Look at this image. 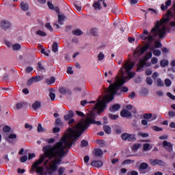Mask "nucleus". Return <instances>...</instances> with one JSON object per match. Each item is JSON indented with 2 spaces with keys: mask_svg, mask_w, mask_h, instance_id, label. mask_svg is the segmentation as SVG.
Wrapping results in <instances>:
<instances>
[{
  "mask_svg": "<svg viewBox=\"0 0 175 175\" xmlns=\"http://www.w3.org/2000/svg\"><path fill=\"white\" fill-rule=\"evenodd\" d=\"M84 120L77 124L75 119H69L70 127L66 130L65 135L53 146L48 145L43 148L44 154L40 157L38 161L33 164V169L40 175H54L58 166L61 165V158H64L68 154V148L77 142L84 131L81 128Z\"/></svg>",
  "mask_w": 175,
  "mask_h": 175,
  "instance_id": "obj_1",
  "label": "nucleus"
},
{
  "mask_svg": "<svg viewBox=\"0 0 175 175\" xmlns=\"http://www.w3.org/2000/svg\"><path fill=\"white\" fill-rule=\"evenodd\" d=\"M135 66V62L126 60L123 66L120 68V72L122 75L121 77L116 76L111 80H107V83H111L108 89H106V95L103 97L99 96L97 103L95 105L94 109L97 110V113H102L106 109V103L111 102L114 99V95L118 92V90L125 84L128 80L135 77V72H131Z\"/></svg>",
  "mask_w": 175,
  "mask_h": 175,
  "instance_id": "obj_2",
  "label": "nucleus"
},
{
  "mask_svg": "<svg viewBox=\"0 0 175 175\" xmlns=\"http://www.w3.org/2000/svg\"><path fill=\"white\" fill-rule=\"evenodd\" d=\"M90 124H96V125H102V122L100 121H95V113L94 112H90L88 114L86 119L83 120V123L81 126V128L79 129H81V132H84L88 126H90Z\"/></svg>",
  "mask_w": 175,
  "mask_h": 175,
  "instance_id": "obj_3",
  "label": "nucleus"
},
{
  "mask_svg": "<svg viewBox=\"0 0 175 175\" xmlns=\"http://www.w3.org/2000/svg\"><path fill=\"white\" fill-rule=\"evenodd\" d=\"M151 65V62H144V60H139L137 72H143V70H144V68H150Z\"/></svg>",
  "mask_w": 175,
  "mask_h": 175,
  "instance_id": "obj_4",
  "label": "nucleus"
},
{
  "mask_svg": "<svg viewBox=\"0 0 175 175\" xmlns=\"http://www.w3.org/2000/svg\"><path fill=\"white\" fill-rule=\"evenodd\" d=\"M122 139L128 142H136V135L135 134H129V133H122L121 135Z\"/></svg>",
  "mask_w": 175,
  "mask_h": 175,
  "instance_id": "obj_5",
  "label": "nucleus"
},
{
  "mask_svg": "<svg viewBox=\"0 0 175 175\" xmlns=\"http://www.w3.org/2000/svg\"><path fill=\"white\" fill-rule=\"evenodd\" d=\"M150 163L152 166H166V163L162 160L159 159H154V160H150Z\"/></svg>",
  "mask_w": 175,
  "mask_h": 175,
  "instance_id": "obj_6",
  "label": "nucleus"
},
{
  "mask_svg": "<svg viewBox=\"0 0 175 175\" xmlns=\"http://www.w3.org/2000/svg\"><path fill=\"white\" fill-rule=\"evenodd\" d=\"M148 167L149 166L147 163H142L138 167V171L139 173L144 174V173H147V169Z\"/></svg>",
  "mask_w": 175,
  "mask_h": 175,
  "instance_id": "obj_7",
  "label": "nucleus"
},
{
  "mask_svg": "<svg viewBox=\"0 0 175 175\" xmlns=\"http://www.w3.org/2000/svg\"><path fill=\"white\" fill-rule=\"evenodd\" d=\"M144 118L145 120H148L149 121H154L156 118H158V116H157V114L148 113L144 115Z\"/></svg>",
  "mask_w": 175,
  "mask_h": 175,
  "instance_id": "obj_8",
  "label": "nucleus"
},
{
  "mask_svg": "<svg viewBox=\"0 0 175 175\" xmlns=\"http://www.w3.org/2000/svg\"><path fill=\"white\" fill-rule=\"evenodd\" d=\"M170 6H172V0H167L165 4L162 3L161 5V9L163 12H165V10H167Z\"/></svg>",
  "mask_w": 175,
  "mask_h": 175,
  "instance_id": "obj_9",
  "label": "nucleus"
},
{
  "mask_svg": "<svg viewBox=\"0 0 175 175\" xmlns=\"http://www.w3.org/2000/svg\"><path fill=\"white\" fill-rule=\"evenodd\" d=\"M163 147L167 150V151H172L173 150V145L172 143L167 142V141H164L163 143Z\"/></svg>",
  "mask_w": 175,
  "mask_h": 175,
  "instance_id": "obj_10",
  "label": "nucleus"
},
{
  "mask_svg": "<svg viewBox=\"0 0 175 175\" xmlns=\"http://www.w3.org/2000/svg\"><path fill=\"white\" fill-rule=\"evenodd\" d=\"M20 6L23 12H28V10H29V5L27 2L22 1Z\"/></svg>",
  "mask_w": 175,
  "mask_h": 175,
  "instance_id": "obj_11",
  "label": "nucleus"
},
{
  "mask_svg": "<svg viewBox=\"0 0 175 175\" xmlns=\"http://www.w3.org/2000/svg\"><path fill=\"white\" fill-rule=\"evenodd\" d=\"M150 58H152V52H148L146 53L144 57L139 59V61H144V62H147V61L150 59Z\"/></svg>",
  "mask_w": 175,
  "mask_h": 175,
  "instance_id": "obj_12",
  "label": "nucleus"
},
{
  "mask_svg": "<svg viewBox=\"0 0 175 175\" xmlns=\"http://www.w3.org/2000/svg\"><path fill=\"white\" fill-rule=\"evenodd\" d=\"M1 27L2 29H9V28H10L11 27V25L10 23H9V21H3L1 23Z\"/></svg>",
  "mask_w": 175,
  "mask_h": 175,
  "instance_id": "obj_13",
  "label": "nucleus"
},
{
  "mask_svg": "<svg viewBox=\"0 0 175 175\" xmlns=\"http://www.w3.org/2000/svg\"><path fill=\"white\" fill-rule=\"evenodd\" d=\"M120 108L121 105L120 104H115L109 108V110L111 113H116V111H118Z\"/></svg>",
  "mask_w": 175,
  "mask_h": 175,
  "instance_id": "obj_14",
  "label": "nucleus"
},
{
  "mask_svg": "<svg viewBox=\"0 0 175 175\" xmlns=\"http://www.w3.org/2000/svg\"><path fill=\"white\" fill-rule=\"evenodd\" d=\"M49 91L50 99L52 101L55 100V89L50 88Z\"/></svg>",
  "mask_w": 175,
  "mask_h": 175,
  "instance_id": "obj_15",
  "label": "nucleus"
},
{
  "mask_svg": "<svg viewBox=\"0 0 175 175\" xmlns=\"http://www.w3.org/2000/svg\"><path fill=\"white\" fill-rule=\"evenodd\" d=\"M120 116L121 117L128 118V117H131V116H132V113H131V112L127 109H123L120 112Z\"/></svg>",
  "mask_w": 175,
  "mask_h": 175,
  "instance_id": "obj_16",
  "label": "nucleus"
},
{
  "mask_svg": "<svg viewBox=\"0 0 175 175\" xmlns=\"http://www.w3.org/2000/svg\"><path fill=\"white\" fill-rule=\"evenodd\" d=\"M92 166H94V167H102L103 166V162L102 161H94L91 163Z\"/></svg>",
  "mask_w": 175,
  "mask_h": 175,
  "instance_id": "obj_17",
  "label": "nucleus"
},
{
  "mask_svg": "<svg viewBox=\"0 0 175 175\" xmlns=\"http://www.w3.org/2000/svg\"><path fill=\"white\" fill-rule=\"evenodd\" d=\"M150 63L152 64V65H154V69H158V68H159V64H158V58L153 57L151 59Z\"/></svg>",
  "mask_w": 175,
  "mask_h": 175,
  "instance_id": "obj_18",
  "label": "nucleus"
},
{
  "mask_svg": "<svg viewBox=\"0 0 175 175\" xmlns=\"http://www.w3.org/2000/svg\"><path fill=\"white\" fill-rule=\"evenodd\" d=\"M94 154L96 157H102L103 155V150L100 148H96L94 150Z\"/></svg>",
  "mask_w": 175,
  "mask_h": 175,
  "instance_id": "obj_19",
  "label": "nucleus"
},
{
  "mask_svg": "<svg viewBox=\"0 0 175 175\" xmlns=\"http://www.w3.org/2000/svg\"><path fill=\"white\" fill-rule=\"evenodd\" d=\"M59 92L62 95H66L68 92H69V89L64 88V87H61L59 88Z\"/></svg>",
  "mask_w": 175,
  "mask_h": 175,
  "instance_id": "obj_20",
  "label": "nucleus"
},
{
  "mask_svg": "<svg viewBox=\"0 0 175 175\" xmlns=\"http://www.w3.org/2000/svg\"><path fill=\"white\" fill-rule=\"evenodd\" d=\"M161 47H162V44L161 43V42L155 41L154 47L153 46H150V49L151 51H152V50H154V49H159Z\"/></svg>",
  "mask_w": 175,
  "mask_h": 175,
  "instance_id": "obj_21",
  "label": "nucleus"
},
{
  "mask_svg": "<svg viewBox=\"0 0 175 175\" xmlns=\"http://www.w3.org/2000/svg\"><path fill=\"white\" fill-rule=\"evenodd\" d=\"M73 116H74L73 111H70L68 112V114L64 116V120L66 121H69V120L72 119Z\"/></svg>",
  "mask_w": 175,
  "mask_h": 175,
  "instance_id": "obj_22",
  "label": "nucleus"
},
{
  "mask_svg": "<svg viewBox=\"0 0 175 175\" xmlns=\"http://www.w3.org/2000/svg\"><path fill=\"white\" fill-rule=\"evenodd\" d=\"M64 20H65V15L59 14V16H58V24L59 25H64Z\"/></svg>",
  "mask_w": 175,
  "mask_h": 175,
  "instance_id": "obj_23",
  "label": "nucleus"
},
{
  "mask_svg": "<svg viewBox=\"0 0 175 175\" xmlns=\"http://www.w3.org/2000/svg\"><path fill=\"white\" fill-rule=\"evenodd\" d=\"M103 1H105V0H99L98 1L95 2L93 4V7L94 8V9H96V10H100V2H103Z\"/></svg>",
  "mask_w": 175,
  "mask_h": 175,
  "instance_id": "obj_24",
  "label": "nucleus"
},
{
  "mask_svg": "<svg viewBox=\"0 0 175 175\" xmlns=\"http://www.w3.org/2000/svg\"><path fill=\"white\" fill-rule=\"evenodd\" d=\"M46 83L49 85H51V84H54V83H55V77H51V78L46 79Z\"/></svg>",
  "mask_w": 175,
  "mask_h": 175,
  "instance_id": "obj_25",
  "label": "nucleus"
},
{
  "mask_svg": "<svg viewBox=\"0 0 175 175\" xmlns=\"http://www.w3.org/2000/svg\"><path fill=\"white\" fill-rule=\"evenodd\" d=\"M167 65H169V61L166 59H163L160 62V66H161V68H166Z\"/></svg>",
  "mask_w": 175,
  "mask_h": 175,
  "instance_id": "obj_26",
  "label": "nucleus"
},
{
  "mask_svg": "<svg viewBox=\"0 0 175 175\" xmlns=\"http://www.w3.org/2000/svg\"><path fill=\"white\" fill-rule=\"evenodd\" d=\"M17 137V135L16 134H10L8 137L6 138L7 142L9 143H12V140L14 139H16Z\"/></svg>",
  "mask_w": 175,
  "mask_h": 175,
  "instance_id": "obj_27",
  "label": "nucleus"
},
{
  "mask_svg": "<svg viewBox=\"0 0 175 175\" xmlns=\"http://www.w3.org/2000/svg\"><path fill=\"white\" fill-rule=\"evenodd\" d=\"M32 107L34 110H38V109H40V102L36 101L34 103H33Z\"/></svg>",
  "mask_w": 175,
  "mask_h": 175,
  "instance_id": "obj_28",
  "label": "nucleus"
},
{
  "mask_svg": "<svg viewBox=\"0 0 175 175\" xmlns=\"http://www.w3.org/2000/svg\"><path fill=\"white\" fill-rule=\"evenodd\" d=\"M156 83L157 87H163L165 85V83H163L161 79H157L156 80Z\"/></svg>",
  "mask_w": 175,
  "mask_h": 175,
  "instance_id": "obj_29",
  "label": "nucleus"
},
{
  "mask_svg": "<svg viewBox=\"0 0 175 175\" xmlns=\"http://www.w3.org/2000/svg\"><path fill=\"white\" fill-rule=\"evenodd\" d=\"M103 129L107 135H110V133H111V128L110 126L105 125L104 126Z\"/></svg>",
  "mask_w": 175,
  "mask_h": 175,
  "instance_id": "obj_30",
  "label": "nucleus"
},
{
  "mask_svg": "<svg viewBox=\"0 0 175 175\" xmlns=\"http://www.w3.org/2000/svg\"><path fill=\"white\" fill-rule=\"evenodd\" d=\"M143 148H144V151H148L151 150V148H152V146H151L150 144H144Z\"/></svg>",
  "mask_w": 175,
  "mask_h": 175,
  "instance_id": "obj_31",
  "label": "nucleus"
},
{
  "mask_svg": "<svg viewBox=\"0 0 175 175\" xmlns=\"http://www.w3.org/2000/svg\"><path fill=\"white\" fill-rule=\"evenodd\" d=\"M72 33L76 36H80V35H83V31L80 29H75L72 31Z\"/></svg>",
  "mask_w": 175,
  "mask_h": 175,
  "instance_id": "obj_32",
  "label": "nucleus"
},
{
  "mask_svg": "<svg viewBox=\"0 0 175 175\" xmlns=\"http://www.w3.org/2000/svg\"><path fill=\"white\" fill-rule=\"evenodd\" d=\"M97 144H99L100 147H105L106 146V142L105 140L98 139L96 140Z\"/></svg>",
  "mask_w": 175,
  "mask_h": 175,
  "instance_id": "obj_33",
  "label": "nucleus"
},
{
  "mask_svg": "<svg viewBox=\"0 0 175 175\" xmlns=\"http://www.w3.org/2000/svg\"><path fill=\"white\" fill-rule=\"evenodd\" d=\"M52 51L53 53H57L58 51V43L54 42L52 46Z\"/></svg>",
  "mask_w": 175,
  "mask_h": 175,
  "instance_id": "obj_34",
  "label": "nucleus"
},
{
  "mask_svg": "<svg viewBox=\"0 0 175 175\" xmlns=\"http://www.w3.org/2000/svg\"><path fill=\"white\" fill-rule=\"evenodd\" d=\"M20 49H21V45L20 44H15L12 46L14 51H17V50H20Z\"/></svg>",
  "mask_w": 175,
  "mask_h": 175,
  "instance_id": "obj_35",
  "label": "nucleus"
},
{
  "mask_svg": "<svg viewBox=\"0 0 175 175\" xmlns=\"http://www.w3.org/2000/svg\"><path fill=\"white\" fill-rule=\"evenodd\" d=\"M152 129H153V131H154L155 132H162V131H163V128H161L158 126H154Z\"/></svg>",
  "mask_w": 175,
  "mask_h": 175,
  "instance_id": "obj_36",
  "label": "nucleus"
},
{
  "mask_svg": "<svg viewBox=\"0 0 175 175\" xmlns=\"http://www.w3.org/2000/svg\"><path fill=\"white\" fill-rule=\"evenodd\" d=\"M36 35H38L39 36H46L47 33L42 30H38L36 31Z\"/></svg>",
  "mask_w": 175,
  "mask_h": 175,
  "instance_id": "obj_37",
  "label": "nucleus"
},
{
  "mask_svg": "<svg viewBox=\"0 0 175 175\" xmlns=\"http://www.w3.org/2000/svg\"><path fill=\"white\" fill-rule=\"evenodd\" d=\"M133 162H135V160L126 159L123 161L122 165H131Z\"/></svg>",
  "mask_w": 175,
  "mask_h": 175,
  "instance_id": "obj_38",
  "label": "nucleus"
},
{
  "mask_svg": "<svg viewBox=\"0 0 175 175\" xmlns=\"http://www.w3.org/2000/svg\"><path fill=\"white\" fill-rule=\"evenodd\" d=\"M38 132L42 133V132H46V129L42 126V124H39L38 126Z\"/></svg>",
  "mask_w": 175,
  "mask_h": 175,
  "instance_id": "obj_39",
  "label": "nucleus"
},
{
  "mask_svg": "<svg viewBox=\"0 0 175 175\" xmlns=\"http://www.w3.org/2000/svg\"><path fill=\"white\" fill-rule=\"evenodd\" d=\"M170 29L175 31V21H171L169 24Z\"/></svg>",
  "mask_w": 175,
  "mask_h": 175,
  "instance_id": "obj_40",
  "label": "nucleus"
},
{
  "mask_svg": "<svg viewBox=\"0 0 175 175\" xmlns=\"http://www.w3.org/2000/svg\"><path fill=\"white\" fill-rule=\"evenodd\" d=\"M104 58H105V53H103V52H100L98 55V61H102Z\"/></svg>",
  "mask_w": 175,
  "mask_h": 175,
  "instance_id": "obj_41",
  "label": "nucleus"
},
{
  "mask_svg": "<svg viewBox=\"0 0 175 175\" xmlns=\"http://www.w3.org/2000/svg\"><path fill=\"white\" fill-rule=\"evenodd\" d=\"M33 80L34 83H38V81H41L42 80V77L41 76H36L33 77Z\"/></svg>",
  "mask_w": 175,
  "mask_h": 175,
  "instance_id": "obj_42",
  "label": "nucleus"
},
{
  "mask_svg": "<svg viewBox=\"0 0 175 175\" xmlns=\"http://www.w3.org/2000/svg\"><path fill=\"white\" fill-rule=\"evenodd\" d=\"M165 84L166 87H170L172 85V81L169 79L165 80Z\"/></svg>",
  "mask_w": 175,
  "mask_h": 175,
  "instance_id": "obj_43",
  "label": "nucleus"
},
{
  "mask_svg": "<svg viewBox=\"0 0 175 175\" xmlns=\"http://www.w3.org/2000/svg\"><path fill=\"white\" fill-rule=\"evenodd\" d=\"M37 68L39 70H45L44 66H43V64H42L41 62L38 63V67Z\"/></svg>",
  "mask_w": 175,
  "mask_h": 175,
  "instance_id": "obj_44",
  "label": "nucleus"
},
{
  "mask_svg": "<svg viewBox=\"0 0 175 175\" xmlns=\"http://www.w3.org/2000/svg\"><path fill=\"white\" fill-rule=\"evenodd\" d=\"M153 54L155 55V57H159L161 54V52L160 50H154Z\"/></svg>",
  "mask_w": 175,
  "mask_h": 175,
  "instance_id": "obj_45",
  "label": "nucleus"
},
{
  "mask_svg": "<svg viewBox=\"0 0 175 175\" xmlns=\"http://www.w3.org/2000/svg\"><path fill=\"white\" fill-rule=\"evenodd\" d=\"M55 124L56 125H59V126H61L62 125H64V123L59 118L56 119Z\"/></svg>",
  "mask_w": 175,
  "mask_h": 175,
  "instance_id": "obj_46",
  "label": "nucleus"
},
{
  "mask_svg": "<svg viewBox=\"0 0 175 175\" xmlns=\"http://www.w3.org/2000/svg\"><path fill=\"white\" fill-rule=\"evenodd\" d=\"M152 79H151V77H147L146 78V83L147 84H148V85H152Z\"/></svg>",
  "mask_w": 175,
  "mask_h": 175,
  "instance_id": "obj_47",
  "label": "nucleus"
},
{
  "mask_svg": "<svg viewBox=\"0 0 175 175\" xmlns=\"http://www.w3.org/2000/svg\"><path fill=\"white\" fill-rule=\"evenodd\" d=\"M140 146H142L141 144H134L133 146V150L134 151H136V150H139V148H140Z\"/></svg>",
  "mask_w": 175,
  "mask_h": 175,
  "instance_id": "obj_48",
  "label": "nucleus"
},
{
  "mask_svg": "<svg viewBox=\"0 0 175 175\" xmlns=\"http://www.w3.org/2000/svg\"><path fill=\"white\" fill-rule=\"evenodd\" d=\"M10 126H4L3 127V132H10Z\"/></svg>",
  "mask_w": 175,
  "mask_h": 175,
  "instance_id": "obj_49",
  "label": "nucleus"
},
{
  "mask_svg": "<svg viewBox=\"0 0 175 175\" xmlns=\"http://www.w3.org/2000/svg\"><path fill=\"white\" fill-rule=\"evenodd\" d=\"M109 117L111 120H117L118 118V115L109 114Z\"/></svg>",
  "mask_w": 175,
  "mask_h": 175,
  "instance_id": "obj_50",
  "label": "nucleus"
},
{
  "mask_svg": "<svg viewBox=\"0 0 175 175\" xmlns=\"http://www.w3.org/2000/svg\"><path fill=\"white\" fill-rule=\"evenodd\" d=\"M65 170V168L60 167L58 170V174L59 175H62L64 174V171Z\"/></svg>",
  "mask_w": 175,
  "mask_h": 175,
  "instance_id": "obj_51",
  "label": "nucleus"
},
{
  "mask_svg": "<svg viewBox=\"0 0 175 175\" xmlns=\"http://www.w3.org/2000/svg\"><path fill=\"white\" fill-rule=\"evenodd\" d=\"M167 96H169L170 98L172 99V100H175V96L173 95L172 93L167 92Z\"/></svg>",
  "mask_w": 175,
  "mask_h": 175,
  "instance_id": "obj_52",
  "label": "nucleus"
},
{
  "mask_svg": "<svg viewBox=\"0 0 175 175\" xmlns=\"http://www.w3.org/2000/svg\"><path fill=\"white\" fill-rule=\"evenodd\" d=\"M81 146V147H87V146H88V142L86 140H82Z\"/></svg>",
  "mask_w": 175,
  "mask_h": 175,
  "instance_id": "obj_53",
  "label": "nucleus"
},
{
  "mask_svg": "<svg viewBox=\"0 0 175 175\" xmlns=\"http://www.w3.org/2000/svg\"><path fill=\"white\" fill-rule=\"evenodd\" d=\"M152 74V70H151L150 68L146 69V76H150Z\"/></svg>",
  "mask_w": 175,
  "mask_h": 175,
  "instance_id": "obj_54",
  "label": "nucleus"
},
{
  "mask_svg": "<svg viewBox=\"0 0 175 175\" xmlns=\"http://www.w3.org/2000/svg\"><path fill=\"white\" fill-rule=\"evenodd\" d=\"M169 136L167 135H161L159 137V140H166L168 139Z\"/></svg>",
  "mask_w": 175,
  "mask_h": 175,
  "instance_id": "obj_55",
  "label": "nucleus"
},
{
  "mask_svg": "<svg viewBox=\"0 0 175 175\" xmlns=\"http://www.w3.org/2000/svg\"><path fill=\"white\" fill-rule=\"evenodd\" d=\"M138 135L141 136L142 137H148V133H139Z\"/></svg>",
  "mask_w": 175,
  "mask_h": 175,
  "instance_id": "obj_56",
  "label": "nucleus"
},
{
  "mask_svg": "<svg viewBox=\"0 0 175 175\" xmlns=\"http://www.w3.org/2000/svg\"><path fill=\"white\" fill-rule=\"evenodd\" d=\"M45 27L47 29H49L51 31H53V27H51V25L50 23H46L45 25Z\"/></svg>",
  "mask_w": 175,
  "mask_h": 175,
  "instance_id": "obj_57",
  "label": "nucleus"
},
{
  "mask_svg": "<svg viewBox=\"0 0 175 175\" xmlns=\"http://www.w3.org/2000/svg\"><path fill=\"white\" fill-rule=\"evenodd\" d=\"M28 160V157L27 156H23L21 158V162H27V161Z\"/></svg>",
  "mask_w": 175,
  "mask_h": 175,
  "instance_id": "obj_58",
  "label": "nucleus"
},
{
  "mask_svg": "<svg viewBox=\"0 0 175 175\" xmlns=\"http://www.w3.org/2000/svg\"><path fill=\"white\" fill-rule=\"evenodd\" d=\"M33 83H35V81H33V78H31V79L28 80L27 85H32V84H33Z\"/></svg>",
  "mask_w": 175,
  "mask_h": 175,
  "instance_id": "obj_59",
  "label": "nucleus"
},
{
  "mask_svg": "<svg viewBox=\"0 0 175 175\" xmlns=\"http://www.w3.org/2000/svg\"><path fill=\"white\" fill-rule=\"evenodd\" d=\"M47 5H48L49 9H51V10H53L54 9V5H53V3H51V2L48 1Z\"/></svg>",
  "mask_w": 175,
  "mask_h": 175,
  "instance_id": "obj_60",
  "label": "nucleus"
},
{
  "mask_svg": "<svg viewBox=\"0 0 175 175\" xmlns=\"http://www.w3.org/2000/svg\"><path fill=\"white\" fill-rule=\"evenodd\" d=\"M25 126L26 129H29V131H32V128H33L32 125L29 124H25Z\"/></svg>",
  "mask_w": 175,
  "mask_h": 175,
  "instance_id": "obj_61",
  "label": "nucleus"
},
{
  "mask_svg": "<svg viewBox=\"0 0 175 175\" xmlns=\"http://www.w3.org/2000/svg\"><path fill=\"white\" fill-rule=\"evenodd\" d=\"M139 175V172H137V171H132L131 172L128 173V175Z\"/></svg>",
  "mask_w": 175,
  "mask_h": 175,
  "instance_id": "obj_62",
  "label": "nucleus"
},
{
  "mask_svg": "<svg viewBox=\"0 0 175 175\" xmlns=\"http://www.w3.org/2000/svg\"><path fill=\"white\" fill-rule=\"evenodd\" d=\"M121 91H122V92H128L129 89H128L127 87H122V88H121Z\"/></svg>",
  "mask_w": 175,
  "mask_h": 175,
  "instance_id": "obj_63",
  "label": "nucleus"
},
{
  "mask_svg": "<svg viewBox=\"0 0 175 175\" xmlns=\"http://www.w3.org/2000/svg\"><path fill=\"white\" fill-rule=\"evenodd\" d=\"M168 115L170 117H175V112L174 111H169Z\"/></svg>",
  "mask_w": 175,
  "mask_h": 175,
  "instance_id": "obj_64",
  "label": "nucleus"
}]
</instances>
